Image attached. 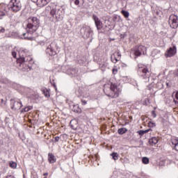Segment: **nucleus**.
I'll use <instances>...</instances> for the list:
<instances>
[{
	"mask_svg": "<svg viewBox=\"0 0 178 178\" xmlns=\"http://www.w3.org/2000/svg\"><path fill=\"white\" fill-rule=\"evenodd\" d=\"M40 27V19L36 17H31L27 19V24L26 27V33H22V35L25 40L29 41H33L34 37L31 36Z\"/></svg>",
	"mask_w": 178,
	"mask_h": 178,
	"instance_id": "obj_1",
	"label": "nucleus"
},
{
	"mask_svg": "<svg viewBox=\"0 0 178 178\" xmlns=\"http://www.w3.org/2000/svg\"><path fill=\"white\" fill-rule=\"evenodd\" d=\"M104 92L109 98H118L120 92V89L118 88L116 83H113L112 80H110L104 86Z\"/></svg>",
	"mask_w": 178,
	"mask_h": 178,
	"instance_id": "obj_2",
	"label": "nucleus"
},
{
	"mask_svg": "<svg viewBox=\"0 0 178 178\" xmlns=\"http://www.w3.org/2000/svg\"><path fill=\"white\" fill-rule=\"evenodd\" d=\"M46 10L47 12H50V15L54 17V19H56V20H58V22L60 20H63V15H65V11H63V8L59 7H51L50 6H48L46 7Z\"/></svg>",
	"mask_w": 178,
	"mask_h": 178,
	"instance_id": "obj_3",
	"label": "nucleus"
},
{
	"mask_svg": "<svg viewBox=\"0 0 178 178\" xmlns=\"http://www.w3.org/2000/svg\"><path fill=\"white\" fill-rule=\"evenodd\" d=\"M138 74L142 79L146 80V81H149V77L151 76V72L148 70L147 66L144 65L143 64H138Z\"/></svg>",
	"mask_w": 178,
	"mask_h": 178,
	"instance_id": "obj_4",
	"label": "nucleus"
},
{
	"mask_svg": "<svg viewBox=\"0 0 178 178\" xmlns=\"http://www.w3.org/2000/svg\"><path fill=\"white\" fill-rule=\"evenodd\" d=\"M45 53L49 56H55L56 54V49H58V44L55 42H46Z\"/></svg>",
	"mask_w": 178,
	"mask_h": 178,
	"instance_id": "obj_5",
	"label": "nucleus"
},
{
	"mask_svg": "<svg viewBox=\"0 0 178 178\" xmlns=\"http://www.w3.org/2000/svg\"><path fill=\"white\" fill-rule=\"evenodd\" d=\"M9 10L14 13H17L19 10H22V3L19 0H11L8 6Z\"/></svg>",
	"mask_w": 178,
	"mask_h": 178,
	"instance_id": "obj_6",
	"label": "nucleus"
},
{
	"mask_svg": "<svg viewBox=\"0 0 178 178\" xmlns=\"http://www.w3.org/2000/svg\"><path fill=\"white\" fill-rule=\"evenodd\" d=\"M23 54L22 56H20L19 58L17 59V63H29L31 65L33 63V58L30 56L26 54L27 52H29V50L24 49L22 51Z\"/></svg>",
	"mask_w": 178,
	"mask_h": 178,
	"instance_id": "obj_7",
	"label": "nucleus"
},
{
	"mask_svg": "<svg viewBox=\"0 0 178 178\" xmlns=\"http://www.w3.org/2000/svg\"><path fill=\"white\" fill-rule=\"evenodd\" d=\"M135 56H141V55H145L147 54V47L139 45L136 46L133 49Z\"/></svg>",
	"mask_w": 178,
	"mask_h": 178,
	"instance_id": "obj_8",
	"label": "nucleus"
},
{
	"mask_svg": "<svg viewBox=\"0 0 178 178\" xmlns=\"http://www.w3.org/2000/svg\"><path fill=\"white\" fill-rule=\"evenodd\" d=\"M81 34L83 38H90L94 33L90 26H83L81 29Z\"/></svg>",
	"mask_w": 178,
	"mask_h": 178,
	"instance_id": "obj_9",
	"label": "nucleus"
},
{
	"mask_svg": "<svg viewBox=\"0 0 178 178\" xmlns=\"http://www.w3.org/2000/svg\"><path fill=\"white\" fill-rule=\"evenodd\" d=\"M23 104H22V101L15 100V99H10V108L13 111H19L22 108Z\"/></svg>",
	"mask_w": 178,
	"mask_h": 178,
	"instance_id": "obj_10",
	"label": "nucleus"
},
{
	"mask_svg": "<svg viewBox=\"0 0 178 178\" xmlns=\"http://www.w3.org/2000/svg\"><path fill=\"white\" fill-rule=\"evenodd\" d=\"M169 24L171 29H177L178 27V17L176 15H171L169 17Z\"/></svg>",
	"mask_w": 178,
	"mask_h": 178,
	"instance_id": "obj_11",
	"label": "nucleus"
},
{
	"mask_svg": "<svg viewBox=\"0 0 178 178\" xmlns=\"http://www.w3.org/2000/svg\"><path fill=\"white\" fill-rule=\"evenodd\" d=\"M19 64V69L22 72H30L31 70V65L26 63H17Z\"/></svg>",
	"mask_w": 178,
	"mask_h": 178,
	"instance_id": "obj_12",
	"label": "nucleus"
},
{
	"mask_svg": "<svg viewBox=\"0 0 178 178\" xmlns=\"http://www.w3.org/2000/svg\"><path fill=\"white\" fill-rule=\"evenodd\" d=\"M7 12H8V6L4 3L0 4V20L3 19L5 15H6Z\"/></svg>",
	"mask_w": 178,
	"mask_h": 178,
	"instance_id": "obj_13",
	"label": "nucleus"
},
{
	"mask_svg": "<svg viewBox=\"0 0 178 178\" xmlns=\"http://www.w3.org/2000/svg\"><path fill=\"white\" fill-rule=\"evenodd\" d=\"M92 19L95 22L97 29L101 30V29H102V22H101V19H99V18L95 15H92Z\"/></svg>",
	"mask_w": 178,
	"mask_h": 178,
	"instance_id": "obj_14",
	"label": "nucleus"
},
{
	"mask_svg": "<svg viewBox=\"0 0 178 178\" xmlns=\"http://www.w3.org/2000/svg\"><path fill=\"white\" fill-rule=\"evenodd\" d=\"M122 58V54H120V52H115L113 54L111 55V59L113 63H118L119 62V60Z\"/></svg>",
	"mask_w": 178,
	"mask_h": 178,
	"instance_id": "obj_15",
	"label": "nucleus"
},
{
	"mask_svg": "<svg viewBox=\"0 0 178 178\" xmlns=\"http://www.w3.org/2000/svg\"><path fill=\"white\" fill-rule=\"evenodd\" d=\"M174 55H176V46L170 47V49L167 51V54H166V56L168 58H170V57L173 56Z\"/></svg>",
	"mask_w": 178,
	"mask_h": 178,
	"instance_id": "obj_16",
	"label": "nucleus"
},
{
	"mask_svg": "<svg viewBox=\"0 0 178 178\" xmlns=\"http://www.w3.org/2000/svg\"><path fill=\"white\" fill-rule=\"evenodd\" d=\"M51 0H38V6L39 8H44L46 5H48Z\"/></svg>",
	"mask_w": 178,
	"mask_h": 178,
	"instance_id": "obj_17",
	"label": "nucleus"
},
{
	"mask_svg": "<svg viewBox=\"0 0 178 178\" xmlns=\"http://www.w3.org/2000/svg\"><path fill=\"white\" fill-rule=\"evenodd\" d=\"M70 108L75 113H81V108L79 106V104H74L71 106Z\"/></svg>",
	"mask_w": 178,
	"mask_h": 178,
	"instance_id": "obj_18",
	"label": "nucleus"
},
{
	"mask_svg": "<svg viewBox=\"0 0 178 178\" xmlns=\"http://www.w3.org/2000/svg\"><path fill=\"white\" fill-rule=\"evenodd\" d=\"M49 162L50 163H55L56 162V157L52 153H49Z\"/></svg>",
	"mask_w": 178,
	"mask_h": 178,
	"instance_id": "obj_19",
	"label": "nucleus"
},
{
	"mask_svg": "<svg viewBox=\"0 0 178 178\" xmlns=\"http://www.w3.org/2000/svg\"><path fill=\"white\" fill-rule=\"evenodd\" d=\"M171 143L172 145H175V149L178 151V139L177 138H172L171 140Z\"/></svg>",
	"mask_w": 178,
	"mask_h": 178,
	"instance_id": "obj_20",
	"label": "nucleus"
},
{
	"mask_svg": "<svg viewBox=\"0 0 178 178\" xmlns=\"http://www.w3.org/2000/svg\"><path fill=\"white\" fill-rule=\"evenodd\" d=\"M149 143L152 146L156 145V144H158V138L153 137L152 139H149Z\"/></svg>",
	"mask_w": 178,
	"mask_h": 178,
	"instance_id": "obj_21",
	"label": "nucleus"
},
{
	"mask_svg": "<svg viewBox=\"0 0 178 178\" xmlns=\"http://www.w3.org/2000/svg\"><path fill=\"white\" fill-rule=\"evenodd\" d=\"M79 72V70L76 68H72L70 70V74L72 76V77H76L77 76V73Z\"/></svg>",
	"mask_w": 178,
	"mask_h": 178,
	"instance_id": "obj_22",
	"label": "nucleus"
},
{
	"mask_svg": "<svg viewBox=\"0 0 178 178\" xmlns=\"http://www.w3.org/2000/svg\"><path fill=\"white\" fill-rule=\"evenodd\" d=\"M156 88H158L159 90H162V88H163V82L162 81H159L156 83Z\"/></svg>",
	"mask_w": 178,
	"mask_h": 178,
	"instance_id": "obj_23",
	"label": "nucleus"
},
{
	"mask_svg": "<svg viewBox=\"0 0 178 178\" xmlns=\"http://www.w3.org/2000/svg\"><path fill=\"white\" fill-rule=\"evenodd\" d=\"M118 134H120V136L127 133V129L126 128H120L118 130Z\"/></svg>",
	"mask_w": 178,
	"mask_h": 178,
	"instance_id": "obj_24",
	"label": "nucleus"
},
{
	"mask_svg": "<svg viewBox=\"0 0 178 178\" xmlns=\"http://www.w3.org/2000/svg\"><path fill=\"white\" fill-rule=\"evenodd\" d=\"M31 109H33V106H28L25 107L24 109L21 110V113H23L24 112H29V111H31Z\"/></svg>",
	"mask_w": 178,
	"mask_h": 178,
	"instance_id": "obj_25",
	"label": "nucleus"
},
{
	"mask_svg": "<svg viewBox=\"0 0 178 178\" xmlns=\"http://www.w3.org/2000/svg\"><path fill=\"white\" fill-rule=\"evenodd\" d=\"M121 13L126 19H127L129 16H130V13L124 10H121Z\"/></svg>",
	"mask_w": 178,
	"mask_h": 178,
	"instance_id": "obj_26",
	"label": "nucleus"
},
{
	"mask_svg": "<svg viewBox=\"0 0 178 178\" xmlns=\"http://www.w3.org/2000/svg\"><path fill=\"white\" fill-rule=\"evenodd\" d=\"M9 165L12 169H16V168H17V163L15 161H10Z\"/></svg>",
	"mask_w": 178,
	"mask_h": 178,
	"instance_id": "obj_27",
	"label": "nucleus"
},
{
	"mask_svg": "<svg viewBox=\"0 0 178 178\" xmlns=\"http://www.w3.org/2000/svg\"><path fill=\"white\" fill-rule=\"evenodd\" d=\"M43 94L46 98H49V97H51V95L49 94V90L48 89H44L43 90Z\"/></svg>",
	"mask_w": 178,
	"mask_h": 178,
	"instance_id": "obj_28",
	"label": "nucleus"
},
{
	"mask_svg": "<svg viewBox=\"0 0 178 178\" xmlns=\"http://www.w3.org/2000/svg\"><path fill=\"white\" fill-rule=\"evenodd\" d=\"M111 156L114 161H118L119 159V154L116 152L112 153Z\"/></svg>",
	"mask_w": 178,
	"mask_h": 178,
	"instance_id": "obj_29",
	"label": "nucleus"
},
{
	"mask_svg": "<svg viewBox=\"0 0 178 178\" xmlns=\"http://www.w3.org/2000/svg\"><path fill=\"white\" fill-rule=\"evenodd\" d=\"M150 129H146V130H140L138 131V134H139V136H144L145 134V133H148V131H149Z\"/></svg>",
	"mask_w": 178,
	"mask_h": 178,
	"instance_id": "obj_30",
	"label": "nucleus"
},
{
	"mask_svg": "<svg viewBox=\"0 0 178 178\" xmlns=\"http://www.w3.org/2000/svg\"><path fill=\"white\" fill-rule=\"evenodd\" d=\"M142 162L145 165H148V163H149V159H148V157H143Z\"/></svg>",
	"mask_w": 178,
	"mask_h": 178,
	"instance_id": "obj_31",
	"label": "nucleus"
},
{
	"mask_svg": "<svg viewBox=\"0 0 178 178\" xmlns=\"http://www.w3.org/2000/svg\"><path fill=\"white\" fill-rule=\"evenodd\" d=\"M22 90H23V92H24V94H29V92H30V91H31V89H30V88H26V87H22Z\"/></svg>",
	"mask_w": 178,
	"mask_h": 178,
	"instance_id": "obj_32",
	"label": "nucleus"
},
{
	"mask_svg": "<svg viewBox=\"0 0 178 178\" xmlns=\"http://www.w3.org/2000/svg\"><path fill=\"white\" fill-rule=\"evenodd\" d=\"M10 20L11 23H15V22H16L17 20V17L15 15H13L11 17H10Z\"/></svg>",
	"mask_w": 178,
	"mask_h": 178,
	"instance_id": "obj_33",
	"label": "nucleus"
},
{
	"mask_svg": "<svg viewBox=\"0 0 178 178\" xmlns=\"http://www.w3.org/2000/svg\"><path fill=\"white\" fill-rule=\"evenodd\" d=\"M149 127H155L156 126V124L152 121H150L148 122Z\"/></svg>",
	"mask_w": 178,
	"mask_h": 178,
	"instance_id": "obj_34",
	"label": "nucleus"
},
{
	"mask_svg": "<svg viewBox=\"0 0 178 178\" xmlns=\"http://www.w3.org/2000/svg\"><path fill=\"white\" fill-rule=\"evenodd\" d=\"M74 3L76 5H79L80 3H84V0H74Z\"/></svg>",
	"mask_w": 178,
	"mask_h": 178,
	"instance_id": "obj_35",
	"label": "nucleus"
},
{
	"mask_svg": "<svg viewBox=\"0 0 178 178\" xmlns=\"http://www.w3.org/2000/svg\"><path fill=\"white\" fill-rule=\"evenodd\" d=\"M175 98L176 99H174V102H175V104H178V91L175 94Z\"/></svg>",
	"mask_w": 178,
	"mask_h": 178,
	"instance_id": "obj_36",
	"label": "nucleus"
},
{
	"mask_svg": "<svg viewBox=\"0 0 178 178\" xmlns=\"http://www.w3.org/2000/svg\"><path fill=\"white\" fill-rule=\"evenodd\" d=\"M47 42H48L40 41L39 42V45H41L42 47H44V45H45L47 47Z\"/></svg>",
	"mask_w": 178,
	"mask_h": 178,
	"instance_id": "obj_37",
	"label": "nucleus"
},
{
	"mask_svg": "<svg viewBox=\"0 0 178 178\" xmlns=\"http://www.w3.org/2000/svg\"><path fill=\"white\" fill-rule=\"evenodd\" d=\"M11 54H12V56H13V58H16V56H17V53L16 51H13Z\"/></svg>",
	"mask_w": 178,
	"mask_h": 178,
	"instance_id": "obj_38",
	"label": "nucleus"
},
{
	"mask_svg": "<svg viewBox=\"0 0 178 178\" xmlns=\"http://www.w3.org/2000/svg\"><path fill=\"white\" fill-rule=\"evenodd\" d=\"M60 138H59V136H56V137L54 138V142H55V143L59 142Z\"/></svg>",
	"mask_w": 178,
	"mask_h": 178,
	"instance_id": "obj_39",
	"label": "nucleus"
},
{
	"mask_svg": "<svg viewBox=\"0 0 178 178\" xmlns=\"http://www.w3.org/2000/svg\"><path fill=\"white\" fill-rule=\"evenodd\" d=\"M152 115L153 118H156V113L155 112L154 110L152 111Z\"/></svg>",
	"mask_w": 178,
	"mask_h": 178,
	"instance_id": "obj_40",
	"label": "nucleus"
},
{
	"mask_svg": "<svg viewBox=\"0 0 178 178\" xmlns=\"http://www.w3.org/2000/svg\"><path fill=\"white\" fill-rule=\"evenodd\" d=\"M0 33H5V28L0 27Z\"/></svg>",
	"mask_w": 178,
	"mask_h": 178,
	"instance_id": "obj_41",
	"label": "nucleus"
},
{
	"mask_svg": "<svg viewBox=\"0 0 178 178\" xmlns=\"http://www.w3.org/2000/svg\"><path fill=\"white\" fill-rule=\"evenodd\" d=\"M81 104H82V105H87V101H86V100H81Z\"/></svg>",
	"mask_w": 178,
	"mask_h": 178,
	"instance_id": "obj_42",
	"label": "nucleus"
},
{
	"mask_svg": "<svg viewBox=\"0 0 178 178\" xmlns=\"http://www.w3.org/2000/svg\"><path fill=\"white\" fill-rule=\"evenodd\" d=\"M31 1L36 3V5H38V0H31Z\"/></svg>",
	"mask_w": 178,
	"mask_h": 178,
	"instance_id": "obj_43",
	"label": "nucleus"
},
{
	"mask_svg": "<svg viewBox=\"0 0 178 178\" xmlns=\"http://www.w3.org/2000/svg\"><path fill=\"white\" fill-rule=\"evenodd\" d=\"M156 15H157V16H161V13H162V12L161 11H156Z\"/></svg>",
	"mask_w": 178,
	"mask_h": 178,
	"instance_id": "obj_44",
	"label": "nucleus"
},
{
	"mask_svg": "<svg viewBox=\"0 0 178 178\" xmlns=\"http://www.w3.org/2000/svg\"><path fill=\"white\" fill-rule=\"evenodd\" d=\"M8 177H9V178H16V177H15L13 175H8Z\"/></svg>",
	"mask_w": 178,
	"mask_h": 178,
	"instance_id": "obj_45",
	"label": "nucleus"
},
{
	"mask_svg": "<svg viewBox=\"0 0 178 178\" xmlns=\"http://www.w3.org/2000/svg\"><path fill=\"white\" fill-rule=\"evenodd\" d=\"M43 176H48V172H45L43 174Z\"/></svg>",
	"mask_w": 178,
	"mask_h": 178,
	"instance_id": "obj_46",
	"label": "nucleus"
},
{
	"mask_svg": "<svg viewBox=\"0 0 178 178\" xmlns=\"http://www.w3.org/2000/svg\"><path fill=\"white\" fill-rule=\"evenodd\" d=\"M5 178H9V175H7Z\"/></svg>",
	"mask_w": 178,
	"mask_h": 178,
	"instance_id": "obj_47",
	"label": "nucleus"
},
{
	"mask_svg": "<svg viewBox=\"0 0 178 178\" xmlns=\"http://www.w3.org/2000/svg\"><path fill=\"white\" fill-rule=\"evenodd\" d=\"M93 0H89V2H92Z\"/></svg>",
	"mask_w": 178,
	"mask_h": 178,
	"instance_id": "obj_48",
	"label": "nucleus"
},
{
	"mask_svg": "<svg viewBox=\"0 0 178 178\" xmlns=\"http://www.w3.org/2000/svg\"><path fill=\"white\" fill-rule=\"evenodd\" d=\"M167 86H169V83H166Z\"/></svg>",
	"mask_w": 178,
	"mask_h": 178,
	"instance_id": "obj_49",
	"label": "nucleus"
}]
</instances>
